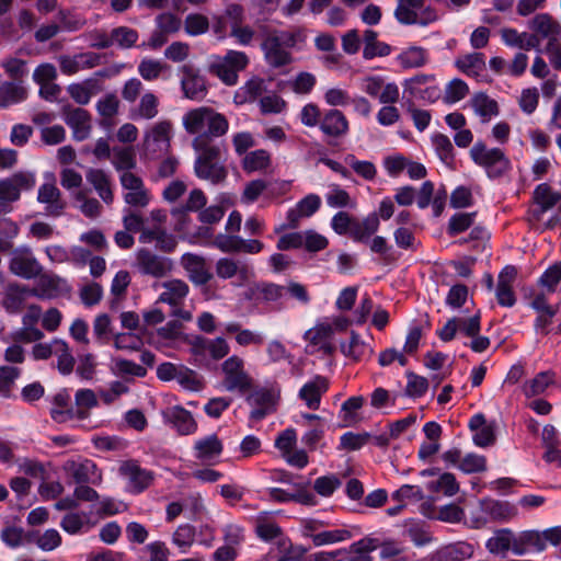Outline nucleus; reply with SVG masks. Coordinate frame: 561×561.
Instances as JSON below:
<instances>
[{
	"label": "nucleus",
	"instance_id": "nucleus-1",
	"mask_svg": "<svg viewBox=\"0 0 561 561\" xmlns=\"http://www.w3.org/2000/svg\"><path fill=\"white\" fill-rule=\"evenodd\" d=\"M257 31L263 36L261 49L264 59L272 68H282L291 64L294 58L289 49L304 44L307 39L306 30L299 26L285 31L260 25Z\"/></svg>",
	"mask_w": 561,
	"mask_h": 561
},
{
	"label": "nucleus",
	"instance_id": "nucleus-2",
	"mask_svg": "<svg viewBox=\"0 0 561 561\" xmlns=\"http://www.w3.org/2000/svg\"><path fill=\"white\" fill-rule=\"evenodd\" d=\"M192 146L197 153L194 163L195 175L215 185L225 182L228 176L222 163L227 152L225 141L208 142L205 137H195Z\"/></svg>",
	"mask_w": 561,
	"mask_h": 561
},
{
	"label": "nucleus",
	"instance_id": "nucleus-3",
	"mask_svg": "<svg viewBox=\"0 0 561 561\" xmlns=\"http://www.w3.org/2000/svg\"><path fill=\"white\" fill-rule=\"evenodd\" d=\"M184 129L195 137H205L208 142L225 136L229 130L227 117L209 106L187 111L182 117Z\"/></svg>",
	"mask_w": 561,
	"mask_h": 561
},
{
	"label": "nucleus",
	"instance_id": "nucleus-4",
	"mask_svg": "<svg viewBox=\"0 0 561 561\" xmlns=\"http://www.w3.org/2000/svg\"><path fill=\"white\" fill-rule=\"evenodd\" d=\"M471 160L485 170L490 179H500L512 169L510 158L500 148H488L483 141H477L470 149Z\"/></svg>",
	"mask_w": 561,
	"mask_h": 561
},
{
	"label": "nucleus",
	"instance_id": "nucleus-5",
	"mask_svg": "<svg viewBox=\"0 0 561 561\" xmlns=\"http://www.w3.org/2000/svg\"><path fill=\"white\" fill-rule=\"evenodd\" d=\"M396 20L402 25L427 26L439 19L438 11L426 0H398Z\"/></svg>",
	"mask_w": 561,
	"mask_h": 561
},
{
	"label": "nucleus",
	"instance_id": "nucleus-6",
	"mask_svg": "<svg viewBox=\"0 0 561 561\" xmlns=\"http://www.w3.org/2000/svg\"><path fill=\"white\" fill-rule=\"evenodd\" d=\"M222 387L228 392L244 394L253 388V378L245 370L243 358L231 355L221 364Z\"/></svg>",
	"mask_w": 561,
	"mask_h": 561
},
{
	"label": "nucleus",
	"instance_id": "nucleus-7",
	"mask_svg": "<svg viewBox=\"0 0 561 561\" xmlns=\"http://www.w3.org/2000/svg\"><path fill=\"white\" fill-rule=\"evenodd\" d=\"M249 392L245 401L252 408L249 415L251 421H262L276 411L280 398V389L277 386L251 389Z\"/></svg>",
	"mask_w": 561,
	"mask_h": 561
},
{
	"label": "nucleus",
	"instance_id": "nucleus-8",
	"mask_svg": "<svg viewBox=\"0 0 561 561\" xmlns=\"http://www.w3.org/2000/svg\"><path fill=\"white\" fill-rule=\"evenodd\" d=\"M135 267L138 273L152 278H163L174 268L173 261L148 249H139L136 253Z\"/></svg>",
	"mask_w": 561,
	"mask_h": 561
},
{
	"label": "nucleus",
	"instance_id": "nucleus-9",
	"mask_svg": "<svg viewBox=\"0 0 561 561\" xmlns=\"http://www.w3.org/2000/svg\"><path fill=\"white\" fill-rule=\"evenodd\" d=\"M36 178L33 172L19 171L11 176L0 180V206L5 211L9 203L16 202L22 191H30L35 186Z\"/></svg>",
	"mask_w": 561,
	"mask_h": 561
},
{
	"label": "nucleus",
	"instance_id": "nucleus-10",
	"mask_svg": "<svg viewBox=\"0 0 561 561\" xmlns=\"http://www.w3.org/2000/svg\"><path fill=\"white\" fill-rule=\"evenodd\" d=\"M118 476L126 480L127 490L134 494L142 493L154 481V472L141 468L135 459L122 461L118 467Z\"/></svg>",
	"mask_w": 561,
	"mask_h": 561
},
{
	"label": "nucleus",
	"instance_id": "nucleus-11",
	"mask_svg": "<svg viewBox=\"0 0 561 561\" xmlns=\"http://www.w3.org/2000/svg\"><path fill=\"white\" fill-rule=\"evenodd\" d=\"M119 183L124 191V202L134 208H145L151 201L150 191L144 180L136 173H124L119 175Z\"/></svg>",
	"mask_w": 561,
	"mask_h": 561
},
{
	"label": "nucleus",
	"instance_id": "nucleus-12",
	"mask_svg": "<svg viewBox=\"0 0 561 561\" xmlns=\"http://www.w3.org/2000/svg\"><path fill=\"white\" fill-rule=\"evenodd\" d=\"M62 470L71 477L77 484L100 485L102 483V471L91 459H68L64 462Z\"/></svg>",
	"mask_w": 561,
	"mask_h": 561
},
{
	"label": "nucleus",
	"instance_id": "nucleus-13",
	"mask_svg": "<svg viewBox=\"0 0 561 561\" xmlns=\"http://www.w3.org/2000/svg\"><path fill=\"white\" fill-rule=\"evenodd\" d=\"M319 129L327 142L333 145L350 134V122L342 111L329 108L323 112Z\"/></svg>",
	"mask_w": 561,
	"mask_h": 561
},
{
	"label": "nucleus",
	"instance_id": "nucleus-14",
	"mask_svg": "<svg viewBox=\"0 0 561 561\" xmlns=\"http://www.w3.org/2000/svg\"><path fill=\"white\" fill-rule=\"evenodd\" d=\"M321 207L319 195L310 193L301 198L295 207L286 213V224L275 227L274 232L280 233L286 229H297L304 218L313 216Z\"/></svg>",
	"mask_w": 561,
	"mask_h": 561
},
{
	"label": "nucleus",
	"instance_id": "nucleus-15",
	"mask_svg": "<svg viewBox=\"0 0 561 561\" xmlns=\"http://www.w3.org/2000/svg\"><path fill=\"white\" fill-rule=\"evenodd\" d=\"M284 296L283 285L267 280L254 283L245 293L247 299L251 300L254 306H262L264 309H274L273 306L279 304Z\"/></svg>",
	"mask_w": 561,
	"mask_h": 561
},
{
	"label": "nucleus",
	"instance_id": "nucleus-16",
	"mask_svg": "<svg viewBox=\"0 0 561 561\" xmlns=\"http://www.w3.org/2000/svg\"><path fill=\"white\" fill-rule=\"evenodd\" d=\"M293 486L294 491L282 488H268L265 491L266 500L279 504L291 502L308 506H316L318 504L316 495L308 489V483H294Z\"/></svg>",
	"mask_w": 561,
	"mask_h": 561
},
{
	"label": "nucleus",
	"instance_id": "nucleus-17",
	"mask_svg": "<svg viewBox=\"0 0 561 561\" xmlns=\"http://www.w3.org/2000/svg\"><path fill=\"white\" fill-rule=\"evenodd\" d=\"M216 275L221 279H231L237 277L238 285L248 283L254 277L252 265L233 257H220L215 265Z\"/></svg>",
	"mask_w": 561,
	"mask_h": 561
},
{
	"label": "nucleus",
	"instance_id": "nucleus-18",
	"mask_svg": "<svg viewBox=\"0 0 561 561\" xmlns=\"http://www.w3.org/2000/svg\"><path fill=\"white\" fill-rule=\"evenodd\" d=\"M65 123L72 130V137L77 141L87 139L92 129L90 113L81 107L65 106L62 108Z\"/></svg>",
	"mask_w": 561,
	"mask_h": 561
},
{
	"label": "nucleus",
	"instance_id": "nucleus-19",
	"mask_svg": "<svg viewBox=\"0 0 561 561\" xmlns=\"http://www.w3.org/2000/svg\"><path fill=\"white\" fill-rule=\"evenodd\" d=\"M181 88L185 98L194 101L203 100L207 94L205 78L193 65H183Z\"/></svg>",
	"mask_w": 561,
	"mask_h": 561
},
{
	"label": "nucleus",
	"instance_id": "nucleus-20",
	"mask_svg": "<svg viewBox=\"0 0 561 561\" xmlns=\"http://www.w3.org/2000/svg\"><path fill=\"white\" fill-rule=\"evenodd\" d=\"M180 264L186 272L188 279L196 285H206L213 279V274L207 267L205 257L194 254L184 253L181 256Z\"/></svg>",
	"mask_w": 561,
	"mask_h": 561
},
{
	"label": "nucleus",
	"instance_id": "nucleus-21",
	"mask_svg": "<svg viewBox=\"0 0 561 561\" xmlns=\"http://www.w3.org/2000/svg\"><path fill=\"white\" fill-rule=\"evenodd\" d=\"M517 277V268L513 265H506L497 276L495 289L496 300L502 307H513L516 304L514 283Z\"/></svg>",
	"mask_w": 561,
	"mask_h": 561
},
{
	"label": "nucleus",
	"instance_id": "nucleus-22",
	"mask_svg": "<svg viewBox=\"0 0 561 561\" xmlns=\"http://www.w3.org/2000/svg\"><path fill=\"white\" fill-rule=\"evenodd\" d=\"M162 416L180 435H191L197 430V423L193 414L181 405L167 408L162 411Z\"/></svg>",
	"mask_w": 561,
	"mask_h": 561
},
{
	"label": "nucleus",
	"instance_id": "nucleus-23",
	"mask_svg": "<svg viewBox=\"0 0 561 561\" xmlns=\"http://www.w3.org/2000/svg\"><path fill=\"white\" fill-rule=\"evenodd\" d=\"M10 271L22 278L31 279L42 273V266L30 250L13 254L9 263Z\"/></svg>",
	"mask_w": 561,
	"mask_h": 561
},
{
	"label": "nucleus",
	"instance_id": "nucleus-24",
	"mask_svg": "<svg viewBox=\"0 0 561 561\" xmlns=\"http://www.w3.org/2000/svg\"><path fill=\"white\" fill-rule=\"evenodd\" d=\"M329 390L327 377L317 375L307 381L299 390L298 398L305 402L310 410H318L322 396Z\"/></svg>",
	"mask_w": 561,
	"mask_h": 561
},
{
	"label": "nucleus",
	"instance_id": "nucleus-25",
	"mask_svg": "<svg viewBox=\"0 0 561 561\" xmlns=\"http://www.w3.org/2000/svg\"><path fill=\"white\" fill-rule=\"evenodd\" d=\"M139 241L141 243H154L156 249L164 253L173 252L178 245L176 237L169 233L165 228L160 225L142 229Z\"/></svg>",
	"mask_w": 561,
	"mask_h": 561
},
{
	"label": "nucleus",
	"instance_id": "nucleus-26",
	"mask_svg": "<svg viewBox=\"0 0 561 561\" xmlns=\"http://www.w3.org/2000/svg\"><path fill=\"white\" fill-rule=\"evenodd\" d=\"M194 456L202 462L215 463L222 454V442L216 434L199 438L194 444Z\"/></svg>",
	"mask_w": 561,
	"mask_h": 561
},
{
	"label": "nucleus",
	"instance_id": "nucleus-27",
	"mask_svg": "<svg viewBox=\"0 0 561 561\" xmlns=\"http://www.w3.org/2000/svg\"><path fill=\"white\" fill-rule=\"evenodd\" d=\"M163 289L160 294L158 301L168 304L172 307L182 306L184 300L190 294V286L187 283L180 278H172L161 284Z\"/></svg>",
	"mask_w": 561,
	"mask_h": 561
},
{
	"label": "nucleus",
	"instance_id": "nucleus-28",
	"mask_svg": "<svg viewBox=\"0 0 561 561\" xmlns=\"http://www.w3.org/2000/svg\"><path fill=\"white\" fill-rule=\"evenodd\" d=\"M85 179L106 205L113 204L114 192L110 174L102 169L90 168L85 172Z\"/></svg>",
	"mask_w": 561,
	"mask_h": 561
},
{
	"label": "nucleus",
	"instance_id": "nucleus-29",
	"mask_svg": "<svg viewBox=\"0 0 561 561\" xmlns=\"http://www.w3.org/2000/svg\"><path fill=\"white\" fill-rule=\"evenodd\" d=\"M172 124L169 121H161L151 126L145 135V145L154 151H164L170 146Z\"/></svg>",
	"mask_w": 561,
	"mask_h": 561
},
{
	"label": "nucleus",
	"instance_id": "nucleus-30",
	"mask_svg": "<svg viewBox=\"0 0 561 561\" xmlns=\"http://www.w3.org/2000/svg\"><path fill=\"white\" fill-rule=\"evenodd\" d=\"M379 227L380 222L376 213H370L363 219L356 217L350 238L355 242L368 243Z\"/></svg>",
	"mask_w": 561,
	"mask_h": 561
},
{
	"label": "nucleus",
	"instance_id": "nucleus-31",
	"mask_svg": "<svg viewBox=\"0 0 561 561\" xmlns=\"http://www.w3.org/2000/svg\"><path fill=\"white\" fill-rule=\"evenodd\" d=\"M37 199L45 204V210L48 215L59 216L66 207V203L61 199L59 188L53 183H44L38 188Z\"/></svg>",
	"mask_w": 561,
	"mask_h": 561
},
{
	"label": "nucleus",
	"instance_id": "nucleus-32",
	"mask_svg": "<svg viewBox=\"0 0 561 561\" xmlns=\"http://www.w3.org/2000/svg\"><path fill=\"white\" fill-rule=\"evenodd\" d=\"M533 198L539 206V209L534 211L536 219H539L542 214L553 208L557 204H560L559 208L561 210V193L553 191L547 183L536 186Z\"/></svg>",
	"mask_w": 561,
	"mask_h": 561
},
{
	"label": "nucleus",
	"instance_id": "nucleus-33",
	"mask_svg": "<svg viewBox=\"0 0 561 561\" xmlns=\"http://www.w3.org/2000/svg\"><path fill=\"white\" fill-rule=\"evenodd\" d=\"M482 512L495 522H508L517 515V508L507 501L486 499L481 501Z\"/></svg>",
	"mask_w": 561,
	"mask_h": 561
},
{
	"label": "nucleus",
	"instance_id": "nucleus-34",
	"mask_svg": "<svg viewBox=\"0 0 561 561\" xmlns=\"http://www.w3.org/2000/svg\"><path fill=\"white\" fill-rule=\"evenodd\" d=\"M33 294L25 285L9 284L4 290L2 306L9 313L20 312L25 304L26 298Z\"/></svg>",
	"mask_w": 561,
	"mask_h": 561
},
{
	"label": "nucleus",
	"instance_id": "nucleus-35",
	"mask_svg": "<svg viewBox=\"0 0 561 561\" xmlns=\"http://www.w3.org/2000/svg\"><path fill=\"white\" fill-rule=\"evenodd\" d=\"M469 428L474 432L472 439L477 446L488 447L495 442L494 428L486 423L483 414H474L469 421Z\"/></svg>",
	"mask_w": 561,
	"mask_h": 561
},
{
	"label": "nucleus",
	"instance_id": "nucleus-36",
	"mask_svg": "<svg viewBox=\"0 0 561 561\" xmlns=\"http://www.w3.org/2000/svg\"><path fill=\"white\" fill-rule=\"evenodd\" d=\"M515 534L510 528H502L486 540L488 551L495 556H505L510 550L514 553Z\"/></svg>",
	"mask_w": 561,
	"mask_h": 561
},
{
	"label": "nucleus",
	"instance_id": "nucleus-37",
	"mask_svg": "<svg viewBox=\"0 0 561 561\" xmlns=\"http://www.w3.org/2000/svg\"><path fill=\"white\" fill-rule=\"evenodd\" d=\"M159 99L152 92H146L141 95L139 103L131 108L130 118L134 121H150L159 114Z\"/></svg>",
	"mask_w": 561,
	"mask_h": 561
},
{
	"label": "nucleus",
	"instance_id": "nucleus-38",
	"mask_svg": "<svg viewBox=\"0 0 561 561\" xmlns=\"http://www.w3.org/2000/svg\"><path fill=\"white\" fill-rule=\"evenodd\" d=\"M27 99V89L21 82L4 81L0 84V108H7Z\"/></svg>",
	"mask_w": 561,
	"mask_h": 561
},
{
	"label": "nucleus",
	"instance_id": "nucleus-39",
	"mask_svg": "<svg viewBox=\"0 0 561 561\" xmlns=\"http://www.w3.org/2000/svg\"><path fill=\"white\" fill-rule=\"evenodd\" d=\"M501 35L507 46L524 50L537 48L540 44V38L536 34L527 32L518 33L515 28H503Z\"/></svg>",
	"mask_w": 561,
	"mask_h": 561
},
{
	"label": "nucleus",
	"instance_id": "nucleus-40",
	"mask_svg": "<svg viewBox=\"0 0 561 561\" xmlns=\"http://www.w3.org/2000/svg\"><path fill=\"white\" fill-rule=\"evenodd\" d=\"M207 203V197L204 192L199 188L193 190L184 206L175 207L171 210L173 217H175L181 225H184L188 219V211H201Z\"/></svg>",
	"mask_w": 561,
	"mask_h": 561
},
{
	"label": "nucleus",
	"instance_id": "nucleus-41",
	"mask_svg": "<svg viewBox=\"0 0 561 561\" xmlns=\"http://www.w3.org/2000/svg\"><path fill=\"white\" fill-rule=\"evenodd\" d=\"M227 334H234L236 343L241 347L261 346L264 343V336L249 329H242L239 322H229L225 327Z\"/></svg>",
	"mask_w": 561,
	"mask_h": 561
},
{
	"label": "nucleus",
	"instance_id": "nucleus-42",
	"mask_svg": "<svg viewBox=\"0 0 561 561\" xmlns=\"http://www.w3.org/2000/svg\"><path fill=\"white\" fill-rule=\"evenodd\" d=\"M535 34L541 38H558L561 33V25L548 13L537 14L529 24Z\"/></svg>",
	"mask_w": 561,
	"mask_h": 561
},
{
	"label": "nucleus",
	"instance_id": "nucleus-43",
	"mask_svg": "<svg viewBox=\"0 0 561 561\" xmlns=\"http://www.w3.org/2000/svg\"><path fill=\"white\" fill-rule=\"evenodd\" d=\"M545 549V540L540 533L536 530L522 531L515 535L514 553L517 556L525 554L528 551H542Z\"/></svg>",
	"mask_w": 561,
	"mask_h": 561
},
{
	"label": "nucleus",
	"instance_id": "nucleus-44",
	"mask_svg": "<svg viewBox=\"0 0 561 561\" xmlns=\"http://www.w3.org/2000/svg\"><path fill=\"white\" fill-rule=\"evenodd\" d=\"M100 90L99 80L94 78L87 79L81 83H72L67 89L70 98L80 105H87Z\"/></svg>",
	"mask_w": 561,
	"mask_h": 561
},
{
	"label": "nucleus",
	"instance_id": "nucleus-45",
	"mask_svg": "<svg viewBox=\"0 0 561 561\" xmlns=\"http://www.w3.org/2000/svg\"><path fill=\"white\" fill-rule=\"evenodd\" d=\"M50 417L56 423L75 420V409L70 407V396L67 391L64 390L54 396Z\"/></svg>",
	"mask_w": 561,
	"mask_h": 561
},
{
	"label": "nucleus",
	"instance_id": "nucleus-46",
	"mask_svg": "<svg viewBox=\"0 0 561 561\" xmlns=\"http://www.w3.org/2000/svg\"><path fill=\"white\" fill-rule=\"evenodd\" d=\"M456 67L466 76L479 78L485 70V57L482 53H470L456 60Z\"/></svg>",
	"mask_w": 561,
	"mask_h": 561
},
{
	"label": "nucleus",
	"instance_id": "nucleus-47",
	"mask_svg": "<svg viewBox=\"0 0 561 561\" xmlns=\"http://www.w3.org/2000/svg\"><path fill=\"white\" fill-rule=\"evenodd\" d=\"M398 65L403 69L423 67L428 60L427 50L421 46H410L402 50L396 58Z\"/></svg>",
	"mask_w": 561,
	"mask_h": 561
},
{
	"label": "nucleus",
	"instance_id": "nucleus-48",
	"mask_svg": "<svg viewBox=\"0 0 561 561\" xmlns=\"http://www.w3.org/2000/svg\"><path fill=\"white\" fill-rule=\"evenodd\" d=\"M98 398L91 389H79L75 394V420L85 421L91 409L98 407Z\"/></svg>",
	"mask_w": 561,
	"mask_h": 561
},
{
	"label": "nucleus",
	"instance_id": "nucleus-49",
	"mask_svg": "<svg viewBox=\"0 0 561 561\" xmlns=\"http://www.w3.org/2000/svg\"><path fill=\"white\" fill-rule=\"evenodd\" d=\"M404 533L416 547H424L433 541V536L425 522L408 519L404 523Z\"/></svg>",
	"mask_w": 561,
	"mask_h": 561
},
{
	"label": "nucleus",
	"instance_id": "nucleus-50",
	"mask_svg": "<svg viewBox=\"0 0 561 561\" xmlns=\"http://www.w3.org/2000/svg\"><path fill=\"white\" fill-rule=\"evenodd\" d=\"M112 164L114 169L119 173H135L133 170L137 167L136 153L133 148H114Z\"/></svg>",
	"mask_w": 561,
	"mask_h": 561
},
{
	"label": "nucleus",
	"instance_id": "nucleus-51",
	"mask_svg": "<svg viewBox=\"0 0 561 561\" xmlns=\"http://www.w3.org/2000/svg\"><path fill=\"white\" fill-rule=\"evenodd\" d=\"M54 355L57 357V368L61 375H70L75 367V357L66 341L55 339Z\"/></svg>",
	"mask_w": 561,
	"mask_h": 561
},
{
	"label": "nucleus",
	"instance_id": "nucleus-52",
	"mask_svg": "<svg viewBox=\"0 0 561 561\" xmlns=\"http://www.w3.org/2000/svg\"><path fill=\"white\" fill-rule=\"evenodd\" d=\"M27 542H34L43 551H51L61 545V536L56 529L50 528L41 535L28 533Z\"/></svg>",
	"mask_w": 561,
	"mask_h": 561
},
{
	"label": "nucleus",
	"instance_id": "nucleus-53",
	"mask_svg": "<svg viewBox=\"0 0 561 561\" xmlns=\"http://www.w3.org/2000/svg\"><path fill=\"white\" fill-rule=\"evenodd\" d=\"M471 105L474 112L481 116L483 121H489L492 116H496L499 114L496 101L482 92L473 95Z\"/></svg>",
	"mask_w": 561,
	"mask_h": 561
},
{
	"label": "nucleus",
	"instance_id": "nucleus-54",
	"mask_svg": "<svg viewBox=\"0 0 561 561\" xmlns=\"http://www.w3.org/2000/svg\"><path fill=\"white\" fill-rule=\"evenodd\" d=\"M271 164V153L264 149H257L245 154L242 161L243 170L251 173L265 170Z\"/></svg>",
	"mask_w": 561,
	"mask_h": 561
},
{
	"label": "nucleus",
	"instance_id": "nucleus-55",
	"mask_svg": "<svg viewBox=\"0 0 561 561\" xmlns=\"http://www.w3.org/2000/svg\"><path fill=\"white\" fill-rule=\"evenodd\" d=\"M341 347L343 354L355 362L364 359L371 352L355 331L351 332L350 343L347 345L343 344Z\"/></svg>",
	"mask_w": 561,
	"mask_h": 561
},
{
	"label": "nucleus",
	"instance_id": "nucleus-56",
	"mask_svg": "<svg viewBox=\"0 0 561 561\" xmlns=\"http://www.w3.org/2000/svg\"><path fill=\"white\" fill-rule=\"evenodd\" d=\"M176 381L188 391H201L205 386L204 378L198 373L182 365H180Z\"/></svg>",
	"mask_w": 561,
	"mask_h": 561
},
{
	"label": "nucleus",
	"instance_id": "nucleus-57",
	"mask_svg": "<svg viewBox=\"0 0 561 561\" xmlns=\"http://www.w3.org/2000/svg\"><path fill=\"white\" fill-rule=\"evenodd\" d=\"M329 247V239L313 229L302 230V248L308 253H318Z\"/></svg>",
	"mask_w": 561,
	"mask_h": 561
},
{
	"label": "nucleus",
	"instance_id": "nucleus-58",
	"mask_svg": "<svg viewBox=\"0 0 561 561\" xmlns=\"http://www.w3.org/2000/svg\"><path fill=\"white\" fill-rule=\"evenodd\" d=\"M403 105L407 113L411 116L414 127L419 131H424L431 124V112L419 108L412 99L407 100Z\"/></svg>",
	"mask_w": 561,
	"mask_h": 561
},
{
	"label": "nucleus",
	"instance_id": "nucleus-59",
	"mask_svg": "<svg viewBox=\"0 0 561 561\" xmlns=\"http://www.w3.org/2000/svg\"><path fill=\"white\" fill-rule=\"evenodd\" d=\"M327 204L332 208L355 207L356 203L352 199L348 192L334 184L325 195Z\"/></svg>",
	"mask_w": 561,
	"mask_h": 561
},
{
	"label": "nucleus",
	"instance_id": "nucleus-60",
	"mask_svg": "<svg viewBox=\"0 0 561 561\" xmlns=\"http://www.w3.org/2000/svg\"><path fill=\"white\" fill-rule=\"evenodd\" d=\"M432 144L439 159L445 163H451L455 159L454 146L448 136L436 133L432 136Z\"/></svg>",
	"mask_w": 561,
	"mask_h": 561
},
{
	"label": "nucleus",
	"instance_id": "nucleus-61",
	"mask_svg": "<svg viewBox=\"0 0 561 561\" xmlns=\"http://www.w3.org/2000/svg\"><path fill=\"white\" fill-rule=\"evenodd\" d=\"M168 69L169 66L167 64L151 58H145L138 65V72L146 81L158 79Z\"/></svg>",
	"mask_w": 561,
	"mask_h": 561
},
{
	"label": "nucleus",
	"instance_id": "nucleus-62",
	"mask_svg": "<svg viewBox=\"0 0 561 561\" xmlns=\"http://www.w3.org/2000/svg\"><path fill=\"white\" fill-rule=\"evenodd\" d=\"M113 45L116 44L118 47L127 49L135 46L139 38V34L136 30L128 26H117L111 31Z\"/></svg>",
	"mask_w": 561,
	"mask_h": 561
},
{
	"label": "nucleus",
	"instance_id": "nucleus-63",
	"mask_svg": "<svg viewBox=\"0 0 561 561\" xmlns=\"http://www.w3.org/2000/svg\"><path fill=\"white\" fill-rule=\"evenodd\" d=\"M257 537L264 541H272L282 536V528L266 516H259L255 525Z\"/></svg>",
	"mask_w": 561,
	"mask_h": 561
},
{
	"label": "nucleus",
	"instance_id": "nucleus-64",
	"mask_svg": "<svg viewBox=\"0 0 561 561\" xmlns=\"http://www.w3.org/2000/svg\"><path fill=\"white\" fill-rule=\"evenodd\" d=\"M209 30V20L201 13H190L184 20V31L190 36L205 34Z\"/></svg>",
	"mask_w": 561,
	"mask_h": 561
}]
</instances>
